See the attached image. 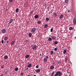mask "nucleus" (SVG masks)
<instances>
[{"label":"nucleus","instance_id":"1","mask_svg":"<svg viewBox=\"0 0 76 76\" xmlns=\"http://www.w3.org/2000/svg\"><path fill=\"white\" fill-rule=\"evenodd\" d=\"M73 23H74V24H75V25H76V17H74V18Z\"/></svg>","mask_w":76,"mask_h":76},{"label":"nucleus","instance_id":"2","mask_svg":"<svg viewBox=\"0 0 76 76\" xmlns=\"http://www.w3.org/2000/svg\"><path fill=\"white\" fill-rule=\"evenodd\" d=\"M57 73H58V76H61L62 75V72H60L58 71L57 72Z\"/></svg>","mask_w":76,"mask_h":76},{"label":"nucleus","instance_id":"3","mask_svg":"<svg viewBox=\"0 0 76 76\" xmlns=\"http://www.w3.org/2000/svg\"><path fill=\"white\" fill-rule=\"evenodd\" d=\"M36 31V29L35 28H33L31 30V32H35Z\"/></svg>","mask_w":76,"mask_h":76},{"label":"nucleus","instance_id":"4","mask_svg":"<svg viewBox=\"0 0 76 76\" xmlns=\"http://www.w3.org/2000/svg\"><path fill=\"white\" fill-rule=\"evenodd\" d=\"M6 32V29H3L2 30V32L3 34H5V33Z\"/></svg>","mask_w":76,"mask_h":76},{"label":"nucleus","instance_id":"5","mask_svg":"<svg viewBox=\"0 0 76 76\" xmlns=\"http://www.w3.org/2000/svg\"><path fill=\"white\" fill-rule=\"evenodd\" d=\"M51 38H52V39L53 40H54L55 39H56V36H52Z\"/></svg>","mask_w":76,"mask_h":76},{"label":"nucleus","instance_id":"6","mask_svg":"<svg viewBox=\"0 0 76 76\" xmlns=\"http://www.w3.org/2000/svg\"><path fill=\"white\" fill-rule=\"evenodd\" d=\"M33 50H35V49H36L37 48V45H35L34 46H33L32 47Z\"/></svg>","mask_w":76,"mask_h":76},{"label":"nucleus","instance_id":"7","mask_svg":"<svg viewBox=\"0 0 76 76\" xmlns=\"http://www.w3.org/2000/svg\"><path fill=\"white\" fill-rule=\"evenodd\" d=\"M53 15H54L55 17H56V16H57V13L55 12H53Z\"/></svg>","mask_w":76,"mask_h":76},{"label":"nucleus","instance_id":"8","mask_svg":"<svg viewBox=\"0 0 76 76\" xmlns=\"http://www.w3.org/2000/svg\"><path fill=\"white\" fill-rule=\"evenodd\" d=\"M34 18H35V19H37V18H39V16H38V15H35L34 16Z\"/></svg>","mask_w":76,"mask_h":76},{"label":"nucleus","instance_id":"9","mask_svg":"<svg viewBox=\"0 0 76 76\" xmlns=\"http://www.w3.org/2000/svg\"><path fill=\"white\" fill-rule=\"evenodd\" d=\"M7 39H8V37H5L4 39V41H7Z\"/></svg>","mask_w":76,"mask_h":76},{"label":"nucleus","instance_id":"10","mask_svg":"<svg viewBox=\"0 0 76 76\" xmlns=\"http://www.w3.org/2000/svg\"><path fill=\"white\" fill-rule=\"evenodd\" d=\"M50 69H53L54 68V66L52 65L50 66Z\"/></svg>","mask_w":76,"mask_h":76},{"label":"nucleus","instance_id":"11","mask_svg":"<svg viewBox=\"0 0 76 76\" xmlns=\"http://www.w3.org/2000/svg\"><path fill=\"white\" fill-rule=\"evenodd\" d=\"M68 1L69 0H65V4H68Z\"/></svg>","mask_w":76,"mask_h":76},{"label":"nucleus","instance_id":"12","mask_svg":"<svg viewBox=\"0 0 76 76\" xmlns=\"http://www.w3.org/2000/svg\"><path fill=\"white\" fill-rule=\"evenodd\" d=\"M64 17V15L62 14L61 15L60 17V19H62L63 17Z\"/></svg>","mask_w":76,"mask_h":76},{"label":"nucleus","instance_id":"13","mask_svg":"<svg viewBox=\"0 0 76 76\" xmlns=\"http://www.w3.org/2000/svg\"><path fill=\"white\" fill-rule=\"evenodd\" d=\"M7 58H8V56H7V55H6L5 56H4V58L5 59H7Z\"/></svg>","mask_w":76,"mask_h":76},{"label":"nucleus","instance_id":"14","mask_svg":"<svg viewBox=\"0 0 76 76\" xmlns=\"http://www.w3.org/2000/svg\"><path fill=\"white\" fill-rule=\"evenodd\" d=\"M40 71L41 70H40V69H38L37 70L36 72L37 73H39V72H40Z\"/></svg>","mask_w":76,"mask_h":76},{"label":"nucleus","instance_id":"15","mask_svg":"<svg viewBox=\"0 0 76 76\" xmlns=\"http://www.w3.org/2000/svg\"><path fill=\"white\" fill-rule=\"evenodd\" d=\"M31 66H32V64H30L28 65V67L30 68Z\"/></svg>","mask_w":76,"mask_h":76},{"label":"nucleus","instance_id":"16","mask_svg":"<svg viewBox=\"0 0 76 76\" xmlns=\"http://www.w3.org/2000/svg\"><path fill=\"white\" fill-rule=\"evenodd\" d=\"M45 28H47L48 27V25L47 24H45L44 26Z\"/></svg>","mask_w":76,"mask_h":76},{"label":"nucleus","instance_id":"17","mask_svg":"<svg viewBox=\"0 0 76 76\" xmlns=\"http://www.w3.org/2000/svg\"><path fill=\"white\" fill-rule=\"evenodd\" d=\"M29 55H27L25 56V57L26 58H29Z\"/></svg>","mask_w":76,"mask_h":76},{"label":"nucleus","instance_id":"18","mask_svg":"<svg viewBox=\"0 0 76 76\" xmlns=\"http://www.w3.org/2000/svg\"><path fill=\"white\" fill-rule=\"evenodd\" d=\"M18 69H19V68H18L16 67L15 68V71H18Z\"/></svg>","mask_w":76,"mask_h":76},{"label":"nucleus","instance_id":"19","mask_svg":"<svg viewBox=\"0 0 76 76\" xmlns=\"http://www.w3.org/2000/svg\"><path fill=\"white\" fill-rule=\"evenodd\" d=\"M53 54H54V52H53V51L52 50L50 52V54H51V55H53Z\"/></svg>","mask_w":76,"mask_h":76},{"label":"nucleus","instance_id":"20","mask_svg":"<svg viewBox=\"0 0 76 76\" xmlns=\"http://www.w3.org/2000/svg\"><path fill=\"white\" fill-rule=\"evenodd\" d=\"M15 12H19V9H18V8L16 9Z\"/></svg>","mask_w":76,"mask_h":76},{"label":"nucleus","instance_id":"21","mask_svg":"<svg viewBox=\"0 0 76 76\" xmlns=\"http://www.w3.org/2000/svg\"><path fill=\"white\" fill-rule=\"evenodd\" d=\"M72 29H73V27H69V30H70V31H71V30H72Z\"/></svg>","mask_w":76,"mask_h":76},{"label":"nucleus","instance_id":"22","mask_svg":"<svg viewBox=\"0 0 76 76\" xmlns=\"http://www.w3.org/2000/svg\"><path fill=\"white\" fill-rule=\"evenodd\" d=\"M12 21H13V19H10V23H12Z\"/></svg>","mask_w":76,"mask_h":76},{"label":"nucleus","instance_id":"23","mask_svg":"<svg viewBox=\"0 0 76 76\" xmlns=\"http://www.w3.org/2000/svg\"><path fill=\"white\" fill-rule=\"evenodd\" d=\"M26 42L27 43H29V40H26Z\"/></svg>","mask_w":76,"mask_h":76},{"label":"nucleus","instance_id":"24","mask_svg":"<svg viewBox=\"0 0 76 76\" xmlns=\"http://www.w3.org/2000/svg\"><path fill=\"white\" fill-rule=\"evenodd\" d=\"M14 43H15V41H12L11 43V45H13V44H14Z\"/></svg>","mask_w":76,"mask_h":76},{"label":"nucleus","instance_id":"25","mask_svg":"<svg viewBox=\"0 0 76 76\" xmlns=\"http://www.w3.org/2000/svg\"><path fill=\"white\" fill-rule=\"evenodd\" d=\"M44 61L45 62L47 61V59H46V58H44Z\"/></svg>","mask_w":76,"mask_h":76},{"label":"nucleus","instance_id":"26","mask_svg":"<svg viewBox=\"0 0 76 76\" xmlns=\"http://www.w3.org/2000/svg\"><path fill=\"white\" fill-rule=\"evenodd\" d=\"M54 72L53 71L51 74V76H54Z\"/></svg>","mask_w":76,"mask_h":76},{"label":"nucleus","instance_id":"27","mask_svg":"<svg viewBox=\"0 0 76 76\" xmlns=\"http://www.w3.org/2000/svg\"><path fill=\"white\" fill-rule=\"evenodd\" d=\"M66 51H67L66 50H64L63 52L64 54H66Z\"/></svg>","mask_w":76,"mask_h":76},{"label":"nucleus","instance_id":"28","mask_svg":"<svg viewBox=\"0 0 76 76\" xmlns=\"http://www.w3.org/2000/svg\"><path fill=\"white\" fill-rule=\"evenodd\" d=\"M37 23H38V24H39V25H40V23H41V21H38L37 22Z\"/></svg>","mask_w":76,"mask_h":76},{"label":"nucleus","instance_id":"29","mask_svg":"<svg viewBox=\"0 0 76 76\" xmlns=\"http://www.w3.org/2000/svg\"><path fill=\"white\" fill-rule=\"evenodd\" d=\"M28 36L30 37H31V36H32V34H31V33H29L28 34Z\"/></svg>","mask_w":76,"mask_h":76},{"label":"nucleus","instance_id":"30","mask_svg":"<svg viewBox=\"0 0 76 76\" xmlns=\"http://www.w3.org/2000/svg\"><path fill=\"white\" fill-rule=\"evenodd\" d=\"M58 73H57V72H56V74L54 76H58Z\"/></svg>","mask_w":76,"mask_h":76},{"label":"nucleus","instance_id":"31","mask_svg":"<svg viewBox=\"0 0 76 76\" xmlns=\"http://www.w3.org/2000/svg\"><path fill=\"white\" fill-rule=\"evenodd\" d=\"M48 40V41H51V38L50 37L49 38Z\"/></svg>","mask_w":76,"mask_h":76},{"label":"nucleus","instance_id":"32","mask_svg":"<svg viewBox=\"0 0 76 76\" xmlns=\"http://www.w3.org/2000/svg\"><path fill=\"white\" fill-rule=\"evenodd\" d=\"M54 50V51H57V48H55Z\"/></svg>","mask_w":76,"mask_h":76},{"label":"nucleus","instance_id":"33","mask_svg":"<svg viewBox=\"0 0 76 76\" xmlns=\"http://www.w3.org/2000/svg\"><path fill=\"white\" fill-rule=\"evenodd\" d=\"M46 20H47V21H48V20H49V18H46Z\"/></svg>","mask_w":76,"mask_h":76},{"label":"nucleus","instance_id":"34","mask_svg":"<svg viewBox=\"0 0 76 76\" xmlns=\"http://www.w3.org/2000/svg\"><path fill=\"white\" fill-rule=\"evenodd\" d=\"M54 44H58V41H55L54 42Z\"/></svg>","mask_w":76,"mask_h":76},{"label":"nucleus","instance_id":"35","mask_svg":"<svg viewBox=\"0 0 76 76\" xmlns=\"http://www.w3.org/2000/svg\"><path fill=\"white\" fill-rule=\"evenodd\" d=\"M1 69H3L4 68V65H2L1 67Z\"/></svg>","mask_w":76,"mask_h":76},{"label":"nucleus","instance_id":"36","mask_svg":"<svg viewBox=\"0 0 76 76\" xmlns=\"http://www.w3.org/2000/svg\"><path fill=\"white\" fill-rule=\"evenodd\" d=\"M53 28H51L50 29V32H53Z\"/></svg>","mask_w":76,"mask_h":76},{"label":"nucleus","instance_id":"37","mask_svg":"<svg viewBox=\"0 0 76 76\" xmlns=\"http://www.w3.org/2000/svg\"><path fill=\"white\" fill-rule=\"evenodd\" d=\"M13 1V0H9V2H10L11 3V2H12Z\"/></svg>","mask_w":76,"mask_h":76},{"label":"nucleus","instance_id":"38","mask_svg":"<svg viewBox=\"0 0 76 76\" xmlns=\"http://www.w3.org/2000/svg\"><path fill=\"white\" fill-rule=\"evenodd\" d=\"M20 75L21 76H23V73L21 72L20 74Z\"/></svg>","mask_w":76,"mask_h":76},{"label":"nucleus","instance_id":"39","mask_svg":"<svg viewBox=\"0 0 76 76\" xmlns=\"http://www.w3.org/2000/svg\"><path fill=\"white\" fill-rule=\"evenodd\" d=\"M36 68H37V69H38V67H39V66H38V65H37L36 66Z\"/></svg>","mask_w":76,"mask_h":76},{"label":"nucleus","instance_id":"40","mask_svg":"<svg viewBox=\"0 0 76 76\" xmlns=\"http://www.w3.org/2000/svg\"><path fill=\"white\" fill-rule=\"evenodd\" d=\"M46 58H46L47 59L48 58V56H46L45 57Z\"/></svg>","mask_w":76,"mask_h":76},{"label":"nucleus","instance_id":"41","mask_svg":"<svg viewBox=\"0 0 76 76\" xmlns=\"http://www.w3.org/2000/svg\"><path fill=\"white\" fill-rule=\"evenodd\" d=\"M34 12V11H31V13L30 14H32V13H33V12Z\"/></svg>","mask_w":76,"mask_h":76},{"label":"nucleus","instance_id":"42","mask_svg":"<svg viewBox=\"0 0 76 76\" xmlns=\"http://www.w3.org/2000/svg\"><path fill=\"white\" fill-rule=\"evenodd\" d=\"M58 64H60V61H58Z\"/></svg>","mask_w":76,"mask_h":76},{"label":"nucleus","instance_id":"43","mask_svg":"<svg viewBox=\"0 0 76 76\" xmlns=\"http://www.w3.org/2000/svg\"><path fill=\"white\" fill-rule=\"evenodd\" d=\"M44 6H47V4L44 3Z\"/></svg>","mask_w":76,"mask_h":76},{"label":"nucleus","instance_id":"44","mask_svg":"<svg viewBox=\"0 0 76 76\" xmlns=\"http://www.w3.org/2000/svg\"><path fill=\"white\" fill-rule=\"evenodd\" d=\"M15 47V48H18V45H16Z\"/></svg>","mask_w":76,"mask_h":76},{"label":"nucleus","instance_id":"45","mask_svg":"<svg viewBox=\"0 0 76 76\" xmlns=\"http://www.w3.org/2000/svg\"><path fill=\"white\" fill-rule=\"evenodd\" d=\"M3 43H4V40H3L2 41V44H3Z\"/></svg>","mask_w":76,"mask_h":76},{"label":"nucleus","instance_id":"46","mask_svg":"<svg viewBox=\"0 0 76 76\" xmlns=\"http://www.w3.org/2000/svg\"><path fill=\"white\" fill-rule=\"evenodd\" d=\"M68 13H69V12H70V10H68Z\"/></svg>","mask_w":76,"mask_h":76},{"label":"nucleus","instance_id":"47","mask_svg":"<svg viewBox=\"0 0 76 76\" xmlns=\"http://www.w3.org/2000/svg\"><path fill=\"white\" fill-rule=\"evenodd\" d=\"M67 60H68V59H67V58H66V61H67Z\"/></svg>","mask_w":76,"mask_h":76},{"label":"nucleus","instance_id":"48","mask_svg":"<svg viewBox=\"0 0 76 76\" xmlns=\"http://www.w3.org/2000/svg\"><path fill=\"white\" fill-rule=\"evenodd\" d=\"M7 44H8V43H9V41H7Z\"/></svg>","mask_w":76,"mask_h":76},{"label":"nucleus","instance_id":"49","mask_svg":"<svg viewBox=\"0 0 76 76\" xmlns=\"http://www.w3.org/2000/svg\"><path fill=\"white\" fill-rule=\"evenodd\" d=\"M28 70V68H26V70Z\"/></svg>","mask_w":76,"mask_h":76},{"label":"nucleus","instance_id":"50","mask_svg":"<svg viewBox=\"0 0 76 76\" xmlns=\"http://www.w3.org/2000/svg\"><path fill=\"white\" fill-rule=\"evenodd\" d=\"M49 8H50V7H48V9Z\"/></svg>","mask_w":76,"mask_h":76},{"label":"nucleus","instance_id":"51","mask_svg":"<svg viewBox=\"0 0 76 76\" xmlns=\"http://www.w3.org/2000/svg\"><path fill=\"white\" fill-rule=\"evenodd\" d=\"M32 46H33V45H31V47H32Z\"/></svg>","mask_w":76,"mask_h":76},{"label":"nucleus","instance_id":"52","mask_svg":"<svg viewBox=\"0 0 76 76\" xmlns=\"http://www.w3.org/2000/svg\"><path fill=\"white\" fill-rule=\"evenodd\" d=\"M3 74H2L1 75H0V76H3Z\"/></svg>","mask_w":76,"mask_h":76},{"label":"nucleus","instance_id":"53","mask_svg":"<svg viewBox=\"0 0 76 76\" xmlns=\"http://www.w3.org/2000/svg\"><path fill=\"white\" fill-rule=\"evenodd\" d=\"M41 56V54H40V56Z\"/></svg>","mask_w":76,"mask_h":76},{"label":"nucleus","instance_id":"54","mask_svg":"<svg viewBox=\"0 0 76 76\" xmlns=\"http://www.w3.org/2000/svg\"><path fill=\"white\" fill-rule=\"evenodd\" d=\"M33 76H37L35 75H34Z\"/></svg>","mask_w":76,"mask_h":76},{"label":"nucleus","instance_id":"55","mask_svg":"<svg viewBox=\"0 0 76 76\" xmlns=\"http://www.w3.org/2000/svg\"><path fill=\"white\" fill-rule=\"evenodd\" d=\"M45 8H46V7H45Z\"/></svg>","mask_w":76,"mask_h":76}]
</instances>
